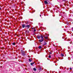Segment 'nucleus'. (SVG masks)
<instances>
[{
    "label": "nucleus",
    "mask_w": 73,
    "mask_h": 73,
    "mask_svg": "<svg viewBox=\"0 0 73 73\" xmlns=\"http://www.w3.org/2000/svg\"><path fill=\"white\" fill-rule=\"evenodd\" d=\"M43 37H44L46 39H48V37H46L45 36H42V35H41V36H37V37L38 39H40V38H41V39L39 40V41L40 42H42L43 41H44V38Z\"/></svg>",
    "instance_id": "f257e3e1"
},
{
    "label": "nucleus",
    "mask_w": 73,
    "mask_h": 73,
    "mask_svg": "<svg viewBox=\"0 0 73 73\" xmlns=\"http://www.w3.org/2000/svg\"><path fill=\"white\" fill-rule=\"evenodd\" d=\"M25 28H26V29H29V28H30V25H27L25 26Z\"/></svg>",
    "instance_id": "f03ea898"
},
{
    "label": "nucleus",
    "mask_w": 73,
    "mask_h": 73,
    "mask_svg": "<svg viewBox=\"0 0 73 73\" xmlns=\"http://www.w3.org/2000/svg\"><path fill=\"white\" fill-rule=\"evenodd\" d=\"M21 52L22 53H23V56H25V54H24L25 52H24V51H23L22 50V51H21Z\"/></svg>",
    "instance_id": "7ed1b4c3"
},
{
    "label": "nucleus",
    "mask_w": 73,
    "mask_h": 73,
    "mask_svg": "<svg viewBox=\"0 0 73 73\" xmlns=\"http://www.w3.org/2000/svg\"><path fill=\"white\" fill-rule=\"evenodd\" d=\"M44 3L45 4H46V5L47 4H48V1H44Z\"/></svg>",
    "instance_id": "20e7f679"
},
{
    "label": "nucleus",
    "mask_w": 73,
    "mask_h": 73,
    "mask_svg": "<svg viewBox=\"0 0 73 73\" xmlns=\"http://www.w3.org/2000/svg\"><path fill=\"white\" fill-rule=\"evenodd\" d=\"M22 28H25V26H26L25 25V24H23L22 25Z\"/></svg>",
    "instance_id": "39448f33"
},
{
    "label": "nucleus",
    "mask_w": 73,
    "mask_h": 73,
    "mask_svg": "<svg viewBox=\"0 0 73 73\" xmlns=\"http://www.w3.org/2000/svg\"><path fill=\"white\" fill-rule=\"evenodd\" d=\"M39 49H41L42 48V46H39L38 47Z\"/></svg>",
    "instance_id": "423d86ee"
},
{
    "label": "nucleus",
    "mask_w": 73,
    "mask_h": 73,
    "mask_svg": "<svg viewBox=\"0 0 73 73\" xmlns=\"http://www.w3.org/2000/svg\"><path fill=\"white\" fill-rule=\"evenodd\" d=\"M29 62H32V60H31V59L30 58H29Z\"/></svg>",
    "instance_id": "0eeeda50"
},
{
    "label": "nucleus",
    "mask_w": 73,
    "mask_h": 73,
    "mask_svg": "<svg viewBox=\"0 0 73 73\" xmlns=\"http://www.w3.org/2000/svg\"><path fill=\"white\" fill-rule=\"evenodd\" d=\"M33 64H34V62L32 63L31 64V65H33Z\"/></svg>",
    "instance_id": "6e6552de"
},
{
    "label": "nucleus",
    "mask_w": 73,
    "mask_h": 73,
    "mask_svg": "<svg viewBox=\"0 0 73 73\" xmlns=\"http://www.w3.org/2000/svg\"><path fill=\"white\" fill-rule=\"evenodd\" d=\"M33 70H34V71H36V69L35 68H33Z\"/></svg>",
    "instance_id": "1a4fd4ad"
},
{
    "label": "nucleus",
    "mask_w": 73,
    "mask_h": 73,
    "mask_svg": "<svg viewBox=\"0 0 73 73\" xmlns=\"http://www.w3.org/2000/svg\"><path fill=\"white\" fill-rule=\"evenodd\" d=\"M61 55L62 57H64V55L62 54H61Z\"/></svg>",
    "instance_id": "9d476101"
},
{
    "label": "nucleus",
    "mask_w": 73,
    "mask_h": 73,
    "mask_svg": "<svg viewBox=\"0 0 73 73\" xmlns=\"http://www.w3.org/2000/svg\"><path fill=\"white\" fill-rule=\"evenodd\" d=\"M12 44L13 45H15V44H16L15 42L13 43Z\"/></svg>",
    "instance_id": "9b49d317"
},
{
    "label": "nucleus",
    "mask_w": 73,
    "mask_h": 73,
    "mask_svg": "<svg viewBox=\"0 0 73 73\" xmlns=\"http://www.w3.org/2000/svg\"><path fill=\"white\" fill-rule=\"evenodd\" d=\"M47 44L45 42H44V44L43 45H46Z\"/></svg>",
    "instance_id": "f8f14e48"
},
{
    "label": "nucleus",
    "mask_w": 73,
    "mask_h": 73,
    "mask_svg": "<svg viewBox=\"0 0 73 73\" xmlns=\"http://www.w3.org/2000/svg\"><path fill=\"white\" fill-rule=\"evenodd\" d=\"M50 57H51V56L49 55V58H50Z\"/></svg>",
    "instance_id": "ddd939ff"
},
{
    "label": "nucleus",
    "mask_w": 73,
    "mask_h": 73,
    "mask_svg": "<svg viewBox=\"0 0 73 73\" xmlns=\"http://www.w3.org/2000/svg\"><path fill=\"white\" fill-rule=\"evenodd\" d=\"M36 29H34V32H36Z\"/></svg>",
    "instance_id": "4468645a"
},
{
    "label": "nucleus",
    "mask_w": 73,
    "mask_h": 73,
    "mask_svg": "<svg viewBox=\"0 0 73 73\" xmlns=\"http://www.w3.org/2000/svg\"><path fill=\"white\" fill-rule=\"evenodd\" d=\"M66 0H63V1H66Z\"/></svg>",
    "instance_id": "2eb2a0df"
},
{
    "label": "nucleus",
    "mask_w": 73,
    "mask_h": 73,
    "mask_svg": "<svg viewBox=\"0 0 73 73\" xmlns=\"http://www.w3.org/2000/svg\"><path fill=\"white\" fill-rule=\"evenodd\" d=\"M70 70H71V69H72V68H70Z\"/></svg>",
    "instance_id": "dca6fc26"
},
{
    "label": "nucleus",
    "mask_w": 73,
    "mask_h": 73,
    "mask_svg": "<svg viewBox=\"0 0 73 73\" xmlns=\"http://www.w3.org/2000/svg\"><path fill=\"white\" fill-rule=\"evenodd\" d=\"M72 31H73V27L72 28Z\"/></svg>",
    "instance_id": "f3484780"
},
{
    "label": "nucleus",
    "mask_w": 73,
    "mask_h": 73,
    "mask_svg": "<svg viewBox=\"0 0 73 73\" xmlns=\"http://www.w3.org/2000/svg\"><path fill=\"white\" fill-rule=\"evenodd\" d=\"M50 54H52V53H51V52H50Z\"/></svg>",
    "instance_id": "a211bd4d"
},
{
    "label": "nucleus",
    "mask_w": 73,
    "mask_h": 73,
    "mask_svg": "<svg viewBox=\"0 0 73 73\" xmlns=\"http://www.w3.org/2000/svg\"><path fill=\"white\" fill-rule=\"evenodd\" d=\"M32 29H34V28L33 27L32 28Z\"/></svg>",
    "instance_id": "6ab92c4d"
},
{
    "label": "nucleus",
    "mask_w": 73,
    "mask_h": 73,
    "mask_svg": "<svg viewBox=\"0 0 73 73\" xmlns=\"http://www.w3.org/2000/svg\"><path fill=\"white\" fill-rule=\"evenodd\" d=\"M40 17H41V15H40Z\"/></svg>",
    "instance_id": "aec40b11"
},
{
    "label": "nucleus",
    "mask_w": 73,
    "mask_h": 73,
    "mask_svg": "<svg viewBox=\"0 0 73 73\" xmlns=\"http://www.w3.org/2000/svg\"><path fill=\"white\" fill-rule=\"evenodd\" d=\"M1 8H0V10H1Z\"/></svg>",
    "instance_id": "412c9836"
},
{
    "label": "nucleus",
    "mask_w": 73,
    "mask_h": 73,
    "mask_svg": "<svg viewBox=\"0 0 73 73\" xmlns=\"http://www.w3.org/2000/svg\"><path fill=\"white\" fill-rule=\"evenodd\" d=\"M27 33V31H26L25 33Z\"/></svg>",
    "instance_id": "4be33fe9"
},
{
    "label": "nucleus",
    "mask_w": 73,
    "mask_h": 73,
    "mask_svg": "<svg viewBox=\"0 0 73 73\" xmlns=\"http://www.w3.org/2000/svg\"><path fill=\"white\" fill-rule=\"evenodd\" d=\"M70 44H72V43H71V42H70Z\"/></svg>",
    "instance_id": "5701e85b"
}]
</instances>
